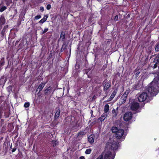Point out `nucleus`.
I'll use <instances>...</instances> for the list:
<instances>
[{"label": "nucleus", "instance_id": "obj_15", "mask_svg": "<svg viewBox=\"0 0 159 159\" xmlns=\"http://www.w3.org/2000/svg\"><path fill=\"white\" fill-rule=\"evenodd\" d=\"M95 135L94 134H91L88 137V140L90 143H93L94 142Z\"/></svg>", "mask_w": 159, "mask_h": 159}, {"label": "nucleus", "instance_id": "obj_31", "mask_svg": "<svg viewBox=\"0 0 159 159\" xmlns=\"http://www.w3.org/2000/svg\"><path fill=\"white\" fill-rule=\"evenodd\" d=\"M66 47H67V46L66 45H65V44H63L62 46V47L61 48V52H63L64 50L65 49H66Z\"/></svg>", "mask_w": 159, "mask_h": 159}, {"label": "nucleus", "instance_id": "obj_20", "mask_svg": "<svg viewBox=\"0 0 159 159\" xmlns=\"http://www.w3.org/2000/svg\"><path fill=\"white\" fill-rule=\"evenodd\" d=\"M140 86L141 85H140L139 84L137 83L133 86V89L134 90H139L140 89Z\"/></svg>", "mask_w": 159, "mask_h": 159}, {"label": "nucleus", "instance_id": "obj_40", "mask_svg": "<svg viewBox=\"0 0 159 159\" xmlns=\"http://www.w3.org/2000/svg\"><path fill=\"white\" fill-rule=\"evenodd\" d=\"M48 30V28H46L44 29V30H43L42 32V34H44L45 33H46L47 31Z\"/></svg>", "mask_w": 159, "mask_h": 159}, {"label": "nucleus", "instance_id": "obj_5", "mask_svg": "<svg viewBox=\"0 0 159 159\" xmlns=\"http://www.w3.org/2000/svg\"><path fill=\"white\" fill-rule=\"evenodd\" d=\"M148 97V94L145 92H143L139 96L138 100L140 102L145 101Z\"/></svg>", "mask_w": 159, "mask_h": 159}, {"label": "nucleus", "instance_id": "obj_54", "mask_svg": "<svg viewBox=\"0 0 159 159\" xmlns=\"http://www.w3.org/2000/svg\"><path fill=\"white\" fill-rule=\"evenodd\" d=\"M129 14H128V15H127V16H129Z\"/></svg>", "mask_w": 159, "mask_h": 159}, {"label": "nucleus", "instance_id": "obj_19", "mask_svg": "<svg viewBox=\"0 0 159 159\" xmlns=\"http://www.w3.org/2000/svg\"><path fill=\"white\" fill-rule=\"evenodd\" d=\"M119 130L118 128L116 126H113L111 128V131L112 133L116 134L119 131Z\"/></svg>", "mask_w": 159, "mask_h": 159}, {"label": "nucleus", "instance_id": "obj_44", "mask_svg": "<svg viewBox=\"0 0 159 159\" xmlns=\"http://www.w3.org/2000/svg\"><path fill=\"white\" fill-rule=\"evenodd\" d=\"M118 15H116L115 17V18H114V20H118Z\"/></svg>", "mask_w": 159, "mask_h": 159}, {"label": "nucleus", "instance_id": "obj_52", "mask_svg": "<svg viewBox=\"0 0 159 159\" xmlns=\"http://www.w3.org/2000/svg\"><path fill=\"white\" fill-rule=\"evenodd\" d=\"M109 42V41H108L107 42V43H108Z\"/></svg>", "mask_w": 159, "mask_h": 159}, {"label": "nucleus", "instance_id": "obj_48", "mask_svg": "<svg viewBox=\"0 0 159 159\" xmlns=\"http://www.w3.org/2000/svg\"><path fill=\"white\" fill-rule=\"evenodd\" d=\"M3 137H1L0 138V141H1L2 140H3Z\"/></svg>", "mask_w": 159, "mask_h": 159}, {"label": "nucleus", "instance_id": "obj_2", "mask_svg": "<svg viewBox=\"0 0 159 159\" xmlns=\"http://www.w3.org/2000/svg\"><path fill=\"white\" fill-rule=\"evenodd\" d=\"M140 107V105L139 103L137 102L133 101L131 102L130 104V109L132 111H135L136 113H138L139 112L138 111V109Z\"/></svg>", "mask_w": 159, "mask_h": 159}, {"label": "nucleus", "instance_id": "obj_18", "mask_svg": "<svg viewBox=\"0 0 159 159\" xmlns=\"http://www.w3.org/2000/svg\"><path fill=\"white\" fill-rule=\"evenodd\" d=\"M6 20L5 17L1 16L0 18V25H2L4 24L5 23Z\"/></svg>", "mask_w": 159, "mask_h": 159}, {"label": "nucleus", "instance_id": "obj_10", "mask_svg": "<svg viewBox=\"0 0 159 159\" xmlns=\"http://www.w3.org/2000/svg\"><path fill=\"white\" fill-rule=\"evenodd\" d=\"M60 110L59 107H57L56 109V113L54 116V120H57L60 115Z\"/></svg>", "mask_w": 159, "mask_h": 159}, {"label": "nucleus", "instance_id": "obj_46", "mask_svg": "<svg viewBox=\"0 0 159 159\" xmlns=\"http://www.w3.org/2000/svg\"><path fill=\"white\" fill-rule=\"evenodd\" d=\"M40 10L43 12L44 10V7H40Z\"/></svg>", "mask_w": 159, "mask_h": 159}, {"label": "nucleus", "instance_id": "obj_32", "mask_svg": "<svg viewBox=\"0 0 159 159\" xmlns=\"http://www.w3.org/2000/svg\"><path fill=\"white\" fill-rule=\"evenodd\" d=\"M91 151L92 150L91 149H87L86 150L85 153L86 154H90L91 153Z\"/></svg>", "mask_w": 159, "mask_h": 159}, {"label": "nucleus", "instance_id": "obj_3", "mask_svg": "<svg viewBox=\"0 0 159 159\" xmlns=\"http://www.w3.org/2000/svg\"><path fill=\"white\" fill-rule=\"evenodd\" d=\"M159 64V53L155 57L152 62H151L150 66L153 69L156 68Z\"/></svg>", "mask_w": 159, "mask_h": 159}, {"label": "nucleus", "instance_id": "obj_12", "mask_svg": "<svg viewBox=\"0 0 159 159\" xmlns=\"http://www.w3.org/2000/svg\"><path fill=\"white\" fill-rule=\"evenodd\" d=\"M46 83L44 82H42L39 85L38 88L36 89V91L37 92L39 91L38 93H39L41 91L44 86L45 85Z\"/></svg>", "mask_w": 159, "mask_h": 159}, {"label": "nucleus", "instance_id": "obj_50", "mask_svg": "<svg viewBox=\"0 0 159 159\" xmlns=\"http://www.w3.org/2000/svg\"><path fill=\"white\" fill-rule=\"evenodd\" d=\"M97 1H98V2H100V1H102V0H97Z\"/></svg>", "mask_w": 159, "mask_h": 159}, {"label": "nucleus", "instance_id": "obj_49", "mask_svg": "<svg viewBox=\"0 0 159 159\" xmlns=\"http://www.w3.org/2000/svg\"><path fill=\"white\" fill-rule=\"evenodd\" d=\"M10 148L11 149L12 148V144L11 145V146H10Z\"/></svg>", "mask_w": 159, "mask_h": 159}, {"label": "nucleus", "instance_id": "obj_8", "mask_svg": "<svg viewBox=\"0 0 159 159\" xmlns=\"http://www.w3.org/2000/svg\"><path fill=\"white\" fill-rule=\"evenodd\" d=\"M107 79L105 80L103 82V84H105L103 88V90L106 91L111 87V83L109 82H106Z\"/></svg>", "mask_w": 159, "mask_h": 159}, {"label": "nucleus", "instance_id": "obj_55", "mask_svg": "<svg viewBox=\"0 0 159 159\" xmlns=\"http://www.w3.org/2000/svg\"><path fill=\"white\" fill-rule=\"evenodd\" d=\"M77 126L78 127V126H80V125H77Z\"/></svg>", "mask_w": 159, "mask_h": 159}, {"label": "nucleus", "instance_id": "obj_17", "mask_svg": "<svg viewBox=\"0 0 159 159\" xmlns=\"http://www.w3.org/2000/svg\"><path fill=\"white\" fill-rule=\"evenodd\" d=\"M48 17V14L44 15V17L39 21V23H43L47 20Z\"/></svg>", "mask_w": 159, "mask_h": 159}, {"label": "nucleus", "instance_id": "obj_37", "mask_svg": "<svg viewBox=\"0 0 159 159\" xmlns=\"http://www.w3.org/2000/svg\"><path fill=\"white\" fill-rule=\"evenodd\" d=\"M41 17V16L39 15H38L36 16L34 18V20H38Z\"/></svg>", "mask_w": 159, "mask_h": 159}, {"label": "nucleus", "instance_id": "obj_24", "mask_svg": "<svg viewBox=\"0 0 159 159\" xmlns=\"http://www.w3.org/2000/svg\"><path fill=\"white\" fill-rule=\"evenodd\" d=\"M8 28V26L7 25H6L4 27L3 29H2V32H1V34L3 36L4 35L6 31V30Z\"/></svg>", "mask_w": 159, "mask_h": 159}, {"label": "nucleus", "instance_id": "obj_43", "mask_svg": "<svg viewBox=\"0 0 159 159\" xmlns=\"http://www.w3.org/2000/svg\"><path fill=\"white\" fill-rule=\"evenodd\" d=\"M66 121H67V120H68L69 121H70L71 120V119L70 117L67 116L66 118Z\"/></svg>", "mask_w": 159, "mask_h": 159}, {"label": "nucleus", "instance_id": "obj_30", "mask_svg": "<svg viewBox=\"0 0 159 159\" xmlns=\"http://www.w3.org/2000/svg\"><path fill=\"white\" fill-rule=\"evenodd\" d=\"M105 118V115L103 114L101 115V116L100 118H99L98 120L101 121L102 122L104 120Z\"/></svg>", "mask_w": 159, "mask_h": 159}, {"label": "nucleus", "instance_id": "obj_28", "mask_svg": "<svg viewBox=\"0 0 159 159\" xmlns=\"http://www.w3.org/2000/svg\"><path fill=\"white\" fill-rule=\"evenodd\" d=\"M52 87L51 86H49L48 87L47 89H46L44 91V94L45 95H47L48 92H49L50 90L51 89Z\"/></svg>", "mask_w": 159, "mask_h": 159}, {"label": "nucleus", "instance_id": "obj_1", "mask_svg": "<svg viewBox=\"0 0 159 159\" xmlns=\"http://www.w3.org/2000/svg\"><path fill=\"white\" fill-rule=\"evenodd\" d=\"M146 90L152 96L157 94L159 91V74L150 84Z\"/></svg>", "mask_w": 159, "mask_h": 159}, {"label": "nucleus", "instance_id": "obj_42", "mask_svg": "<svg viewBox=\"0 0 159 159\" xmlns=\"http://www.w3.org/2000/svg\"><path fill=\"white\" fill-rule=\"evenodd\" d=\"M103 155L101 154L96 159H103Z\"/></svg>", "mask_w": 159, "mask_h": 159}, {"label": "nucleus", "instance_id": "obj_39", "mask_svg": "<svg viewBox=\"0 0 159 159\" xmlns=\"http://www.w3.org/2000/svg\"><path fill=\"white\" fill-rule=\"evenodd\" d=\"M112 112L113 114H115V116H116L117 115L118 112L114 109L112 110Z\"/></svg>", "mask_w": 159, "mask_h": 159}, {"label": "nucleus", "instance_id": "obj_45", "mask_svg": "<svg viewBox=\"0 0 159 159\" xmlns=\"http://www.w3.org/2000/svg\"><path fill=\"white\" fill-rule=\"evenodd\" d=\"M107 66V65H104L102 67V69L104 70H105Z\"/></svg>", "mask_w": 159, "mask_h": 159}, {"label": "nucleus", "instance_id": "obj_9", "mask_svg": "<svg viewBox=\"0 0 159 159\" xmlns=\"http://www.w3.org/2000/svg\"><path fill=\"white\" fill-rule=\"evenodd\" d=\"M124 132V131L123 129H120L119 131L116 134V138L118 139H121L122 137L123 136Z\"/></svg>", "mask_w": 159, "mask_h": 159}, {"label": "nucleus", "instance_id": "obj_16", "mask_svg": "<svg viewBox=\"0 0 159 159\" xmlns=\"http://www.w3.org/2000/svg\"><path fill=\"white\" fill-rule=\"evenodd\" d=\"M102 81L101 77H99L98 76H96L94 79V81L95 83L100 84Z\"/></svg>", "mask_w": 159, "mask_h": 159}, {"label": "nucleus", "instance_id": "obj_6", "mask_svg": "<svg viewBox=\"0 0 159 159\" xmlns=\"http://www.w3.org/2000/svg\"><path fill=\"white\" fill-rule=\"evenodd\" d=\"M133 114L131 112H128L125 113L123 116L124 120L128 121L130 120L132 117Z\"/></svg>", "mask_w": 159, "mask_h": 159}, {"label": "nucleus", "instance_id": "obj_56", "mask_svg": "<svg viewBox=\"0 0 159 159\" xmlns=\"http://www.w3.org/2000/svg\"><path fill=\"white\" fill-rule=\"evenodd\" d=\"M108 40H111V39H108Z\"/></svg>", "mask_w": 159, "mask_h": 159}, {"label": "nucleus", "instance_id": "obj_47", "mask_svg": "<svg viewBox=\"0 0 159 159\" xmlns=\"http://www.w3.org/2000/svg\"><path fill=\"white\" fill-rule=\"evenodd\" d=\"M79 159H85V158L84 156H81L80 157Z\"/></svg>", "mask_w": 159, "mask_h": 159}, {"label": "nucleus", "instance_id": "obj_33", "mask_svg": "<svg viewBox=\"0 0 159 159\" xmlns=\"http://www.w3.org/2000/svg\"><path fill=\"white\" fill-rule=\"evenodd\" d=\"M7 8V7L6 6H3L0 9V12H2L3 11L6 10Z\"/></svg>", "mask_w": 159, "mask_h": 159}, {"label": "nucleus", "instance_id": "obj_22", "mask_svg": "<svg viewBox=\"0 0 159 159\" xmlns=\"http://www.w3.org/2000/svg\"><path fill=\"white\" fill-rule=\"evenodd\" d=\"M66 34L65 31H61L60 36V39H62V40L64 39L65 38Z\"/></svg>", "mask_w": 159, "mask_h": 159}, {"label": "nucleus", "instance_id": "obj_53", "mask_svg": "<svg viewBox=\"0 0 159 159\" xmlns=\"http://www.w3.org/2000/svg\"><path fill=\"white\" fill-rule=\"evenodd\" d=\"M129 14H128V15H127V16H129Z\"/></svg>", "mask_w": 159, "mask_h": 159}, {"label": "nucleus", "instance_id": "obj_27", "mask_svg": "<svg viewBox=\"0 0 159 159\" xmlns=\"http://www.w3.org/2000/svg\"><path fill=\"white\" fill-rule=\"evenodd\" d=\"M134 73L136 72L135 75L134 76L135 78H137L138 76H139V74L140 73V72L137 69H136L134 71Z\"/></svg>", "mask_w": 159, "mask_h": 159}, {"label": "nucleus", "instance_id": "obj_14", "mask_svg": "<svg viewBox=\"0 0 159 159\" xmlns=\"http://www.w3.org/2000/svg\"><path fill=\"white\" fill-rule=\"evenodd\" d=\"M117 90L116 89L111 94V95L110 97L108 98L107 100V102L110 101L111 100H112L113 98H114L115 96L116 95L117 92Z\"/></svg>", "mask_w": 159, "mask_h": 159}, {"label": "nucleus", "instance_id": "obj_51", "mask_svg": "<svg viewBox=\"0 0 159 159\" xmlns=\"http://www.w3.org/2000/svg\"><path fill=\"white\" fill-rule=\"evenodd\" d=\"M9 115L6 117H9Z\"/></svg>", "mask_w": 159, "mask_h": 159}, {"label": "nucleus", "instance_id": "obj_23", "mask_svg": "<svg viewBox=\"0 0 159 159\" xmlns=\"http://www.w3.org/2000/svg\"><path fill=\"white\" fill-rule=\"evenodd\" d=\"M109 106L107 104H106L104 106V111L105 113H107L109 111Z\"/></svg>", "mask_w": 159, "mask_h": 159}, {"label": "nucleus", "instance_id": "obj_7", "mask_svg": "<svg viewBox=\"0 0 159 159\" xmlns=\"http://www.w3.org/2000/svg\"><path fill=\"white\" fill-rule=\"evenodd\" d=\"M129 91L126 90L122 96L120 98V100L121 102V103H124L126 99L127 96L129 93Z\"/></svg>", "mask_w": 159, "mask_h": 159}, {"label": "nucleus", "instance_id": "obj_34", "mask_svg": "<svg viewBox=\"0 0 159 159\" xmlns=\"http://www.w3.org/2000/svg\"><path fill=\"white\" fill-rule=\"evenodd\" d=\"M30 106V103L29 102H25L24 104V107L25 108L28 107Z\"/></svg>", "mask_w": 159, "mask_h": 159}, {"label": "nucleus", "instance_id": "obj_21", "mask_svg": "<svg viewBox=\"0 0 159 159\" xmlns=\"http://www.w3.org/2000/svg\"><path fill=\"white\" fill-rule=\"evenodd\" d=\"M51 144L53 147H55L58 145V142L57 140H52L51 141Z\"/></svg>", "mask_w": 159, "mask_h": 159}, {"label": "nucleus", "instance_id": "obj_36", "mask_svg": "<svg viewBox=\"0 0 159 159\" xmlns=\"http://www.w3.org/2000/svg\"><path fill=\"white\" fill-rule=\"evenodd\" d=\"M4 120L3 119H1L0 120V127H1L4 124Z\"/></svg>", "mask_w": 159, "mask_h": 159}, {"label": "nucleus", "instance_id": "obj_4", "mask_svg": "<svg viewBox=\"0 0 159 159\" xmlns=\"http://www.w3.org/2000/svg\"><path fill=\"white\" fill-rule=\"evenodd\" d=\"M103 155V159H114L115 155H113L111 152L110 151L107 152L105 154L102 152L101 154Z\"/></svg>", "mask_w": 159, "mask_h": 159}, {"label": "nucleus", "instance_id": "obj_25", "mask_svg": "<svg viewBox=\"0 0 159 159\" xmlns=\"http://www.w3.org/2000/svg\"><path fill=\"white\" fill-rule=\"evenodd\" d=\"M5 63V59L4 57H2L0 61V68L1 67L4 66Z\"/></svg>", "mask_w": 159, "mask_h": 159}, {"label": "nucleus", "instance_id": "obj_41", "mask_svg": "<svg viewBox=\"0 0 159 159\" xmlns=\"http://www.w3.org/2000/svg\"><path fill=\"white\" fill-rule=\"evenodd\" d=\"M51 8V5L50 4H48L46 8L47 10H49Z\"/></svg>", "mask_w": 159, "mask_h": 159}, {"label": "nucleus", "instance_id": "obj_26", "mask_svg": "<svg viewBox=\"0 0 159 159\" xmlns=\"http://www.w3.org/2000/svg\"><path fill=\"white\" fill-rule=\"evenodd\" d=\"M143 60H144V61L143 63L142 64L144 65L148 61V57H143L141 59V63H142V61H143Z\"/></svg>", "mask_w": 159, "mask_h": 159}, {"label": "nucleus", "instance_id": "obj_29", "mask_svg": "<svg viewBox=\"0 0 159 159\" xmlns=\"http://www.w3.org/2000/svg\"><path fill=\"white\" fill-rule=\"evenodd\" d=\"M155 50L157 52L159 51V41L155 45Z\"/></svg>", "mask_w": 159, "mask_h": 159}, {"label": "nucleus", "instance_id": "obj_38", "mask_svg": "<svg viewBox=\"0 0 159 159\" xmlns=\"http://www.w3.org/2000/svg\"><path fill=\"white\" fill-rule=\"evenodd\" d=\"M18 146L17 145V144H16V146L14 148H12V150H11V152L12 153L15 152L16 150V149H17V148H16V147Z\"/></svg>", "mask_w": 159, "mask_h": 159}, {"label": "nucleus", "instance_id": "obj_35", "mask_svg": "<svg viewBox=\"0 0 159 159\" xmlns=\"http://www.w3.org/2000/svg\"><path fill=\"white\" fill-rule=\"evenodd\" d=\"M85 133L83 131H80L77 134V136H79V135H83L85 134Z\"/></svg>", "mask_w": 159, "mask_h": 159}, {"label": "nucleus", "instance_id": "obj_11", "mask_svg": "<svg viewBox=\"0 0 159 159\" xmlns=\"http://www.w3.org/2000/svg\"><path fill=\"white\" fill-rule=\"evenodd\" d=\"M119 143L117 142H113L111 144V149L113 151L117 150L119 147Z\"/></svg>", "mask_w": 159, "mask_h": 159}, {"label": "nucleus", "instance_id": "obj_13", "mask_svg": "<svg viewBox=\"0 0 159 159\" xmlns=\"http://www.w3.org/2000/svg\"><path fill=\"white\" fill-rule=\"evenodd\" d=\"M120 74L119 72L117 73L114 77L113 80L116 81V82H119L120 80Z\"/></svg>", "mask_w": 159, "mask_h": 159}, {"label": "nucleus", "instance_id": "obj_57", "mask_svg": "<svg viewBox=\"0 0 159 159\" xmlns=\"http://www.w3.org/2000/svg\"><path fill=\"white\" fill-rule=\"evenodd\" d=\"M116 109H118V108L117 107Z\"/></svg>", "mask_w": 159, "mask_h": 159}]
</instances>
